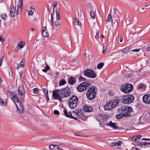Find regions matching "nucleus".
I'll list each match as a JSON object with an SVG mask.
<instances>
[{"mask_svg":"<svg viewBox=\"0 0 150 150\" xmlns=\"http://www.w3.org/2000/svg\"><path fill=\"white\" fill-rule=\"evenodd\" d=\"M63 112L67 117L75 120H77V118L81 119L83 115V110H77L72 112H68L67 110L65 109H64Z\"/></svg>","mask_w":150,"mask_h":150,"instance_id":"1","label":"nucleus"},{"mask_svg":"<svg viewBox=\"0 0 150 150\" xmlns=\"http://www.w3.org/2000/svg\"><path fill=\"white\" fill-rule=\"evenodd\" d=\"M97 91V88L96 86H91L86 92V96L88 100H92L95 98Z\"/></svg>","mask_w":150,"mask_h":150,"instance_id":"2","label":"nucleus"},{"mask_svg":"<svg viewBox=\"0 0 150 150\" xmlns=\"http://www.w3.org/2000/svg\"><path fill=\"white\" fill-rule=\"evenodd\" d=\"M121 90L125 93H128L131 92L133 89L132 85L129 83H126L121 85L120 87Z\"/></svg>","mask_w":150,"mask_h":150,"instance_id":"3","label":"nucleus"},{"mask_svg":"<svg viewBox=\"0 0 150 150\" xmlns=\"http://www.w3.org/2000/svg\"><path fill=\"white\" fill-rule=\"evenodd\" d=\"M61 95L62 97L67 98L70 96L71 94V91L67 86L65 88H62L60 90Z\"/></svg>","mask_w":150,"mask_h":150,"instance_id":"4","label":"nucleus"},{"mask_svg":"<svg viewBox=\"0 0 150 150\" xmlns=\"http://www.w3.org/2000/svg\"><path fill=\"white\" fill-rule=\"evenodd\" d=\"M89 84L87 81H84L79 84L77 87V89L79 92H82L86 90L89 87Z\"/></svg>","mask_w":150,"mask_h":150,"instance_id":"5","label":"nucleus"},{"mask_svg":"<svg viewBox=\"0 0 150 150\" xmlns=\"http://www.w3.org/2000/svg\"><path fill=\"white\" fill-rule=\"evenodd\" d=\"M84 75L86 76L94 78L96 77V74L93 70L86 69L84 71Z\"/></svg>","mask_w":150,"mask_h":150,"instance_id":"6","label":"nucleus"},{"mask_svg":"<svg viewBox=\"0 0 150 150\" xmlns=\"http://www.w3.org/2000/svg\"><path fill=\"white\" fill-rule=\"evenodd\" d=\"M134 99V96L128 94L123 97L122 101L124 103H131Z\"/></svg>","mask_w":150,"mask_h":150,"instance_id":"7","label":"nucleus"},{"mask_svg":"<svg viewBox=\"0 0 150 150\" xmlns=\"http://www.w3.org/2000/svg\"><path fill=\"white\" fill-rule=\"evenodd\" d=\"M132 108L130 106H123L122 107H120L118 109V111L120 112L121 111L122 113H129L132 112Z\"/></svg>","mask_w":150,"mask_h":150,"instance_id":"8","label":"nucleus"},{"mask_svg":"<svg viewBox=\"0 0 150 150\" xmlns=\"http://www.w3.org/2000/svg\"><path fill=\"white\" fill-rule=\"evenodd\" d=\"M19 12L16 11V8L13 6H11L10 10V15L12 17H14L19 14Z\"/></svg>","mask_w":150,"mask_h":150,"instance_id":"9","label":"nucleus"},{"mask_svg":"<svg viewBox=\"0 0 150 150\" xmlns=\"http://www.w3.org/2000/svg\"><path fill=\"white\" fill-rule=\"evenodd\" d=\"M18 113L21 114L24 112V107L23 104H15Z\"/></svg>","mask_w":150,"mask_h":150,"instance_id":"10","label":"nucleus"},{"mask_svg":"<svg viewBox=\"0 0 150 150\" xmlns=\"http://www.w3.org/2000/svg\"><path fill=\"white\" fill-rule=\"evenodd\" d=\"M59 91V90H56L53 91V98L54 99H57L59 100V102H61L62 98L58 94Z\"/></svg>","mask_w":150,"mask_h":150,"instance_id":"11","label":"nucleus"},{"mask_svg":"<svg viewBox=\"0 0 150 150\" xmlns=\"http://www.w3.org/2000/svg\"><path fill=\"white\" fill-rule=\"evenodd\" d=\"M78 101L77 97L76 96L73 95L69 98V103H77Z\"/></svg>","mask_w":150,"mask_h":150,"instance_id":"12","label":"nucleus"},{"mask_svg":"<svg viewBox=\"0 0 150 150\" xmlns=\"http://www.w3.org/2000/svg\"><path fill=\"white\" fill-rule=\"evenodd\" d=\"M25 91L22 85L19 86L18 88V93L19 95L21 96H23L25 94Z\"/></svg>","mask_w":150,"mask_h":150,"instance_id":"13","label":"nucleus"},{"mask_svg":"<svg viewBox=\"0 0 150 150\" xmlns=\"http://www.w3.org/2000/svg\"><path fill=\"white\" fill-rule=\"evenodd\" d=\"M116 106L115 104H105L104 105V109L105 110H109L112 109L114 106Z\"/></svg>","mask_w":150,"mask_h":150,"instance_id":"14","label":"nucleus"},{"mask_svg":"<svg viewBox=\"0 0 150 150\" xmlns=\"http://www.w3.org/2000/svg\"><path fill=\"white\" fill-rule=\"evenodd\" d=\"M142 100L144 103H150V94L144 95L142 98Z\"/></svg>","mask_w":150,"mask_h":150,"instance_id":"15","label":"nucleus"},{"mask_svg":"<svg viewBox=\"0 0 150 150\" xmlns=\"http://www.w3.org/2000/svg\"><path fill=\"white\" fill-rule=\"evenodd\" d=\"M131 114L128 112H127V113L122 112L120 113L119 114L117 115L116 116V117L117 119H120L123 116L128 117Z\"/></svg>","mask_w":150,"mask_h":150,"instance_id":"16","label":"nucleus"},{"mask_svg":"<svg viewBox=\"0 0 150 150\" xmlns=\"http://www.w3.org/2000/svg\"><path fill=\"white\" fill-rule=\"evenodd\" d=\"M41 34L44 37H47L49 36V34L47 32L46 27L44 26L42 28Z\"/></svg>","mask_w":150,"mask_h":150,"instance_id":"17","label":"nucleus"},{"mask_svg":"<svg viewBox=\"0 0 150 150\" xmlns=\"http://www.w3.org/2000/svg\"><path fill=\"white\" fill-rule=\"evenodd\" d=\"M68 83L71 85H73L74 84L76 81V79L73 77H71L69 78Z\"/></svg>","mask_w":150,"mask_h":150,"instance_id":"18","label":"nucleus"},{"mask_svg":"<svg viewBox=\"0 0 150 150\" xmlns=\"http://www.w3.org/2000/svg\"><path fill=\"white\" fill-rule=\"evenodd\" d=\"M83 110L86 112H90L92 111V108L91 106L86 105L83 107Z\"/></svg>","mask_w":150,"mask_h":150,"instance_id":"19","label":"nucleus"},{"mask_svg":"<svg viewBox=\"0 0 150 150\" xmlns=\"http://www.w3.org/2000/svg\"><path fill=\"white\" fill-rule=\"evenodd\" d=\"M35 9L33 8L32 5L30 6L29 7V8L28 9L27 11L28 13V14L30 15H32L33 14Z\"/></svg>","mask_w":150,"mask_h":150,"instance_id":"20","label":"nucleus"},{"mask_svg":"<svg viewBox=\"0 0 150 150\" xmlns=\"http://www.w3.org/2000/svg\"><path fill=\"white\" fill-rule=\"evenodd\" d=\"M108 125L114 129H116L118 128V127L116 123H113L111 121L109 122V123Z\"/></svg>","mask_w":150,"mask_h":150,"instance_id":"21","label":"nucleus"},{"mask_svg":"<svg viewBox=\"0 0 150 150\" xmlns=\"http://www.w3.org/2000/svg\"><path fill=\"white\" fill-rule=\"evenodd\" d=\"M23 0H19V5L17 6V11L21 12L23 7Z\"/></svg>","mask_w":150,"mask_h":150,"instance_id":"22","label":"nucleus"},{"mask_svg":"<svg viewBox=\"0 0 150 150\" xmlns=\"http://www.w3.org/2000/svg\"><path fill=\"white\" fill-rule=\"evenodd\" d=\"M122 142L120 141H119L117 142H114L111 143L110 144V146H120L122 144Z\"/></svg>","mask_w":150,"mask_h":150,"instance_id":"23","label":"nucleus"},{"mask_svg":"<svg viewBox=\"0 0 150 150\" xmlns=\"http://www.w3.org/2000/svg\"><path fill=\"white\" fill-rule=\"evenodd\" d=\"M25 59H23L19 64L17 65V69L21 67H23L25 65Z\"/></svg>","mask_w":150,"mask_h":150,"instance_id":"24","label":"nucleus"},{"mask_svg":"<svg viewBox=\"0 0 150 150\" xmlns=\"http://www.w3.org/2000/svg\"><path fill=\"white\" fill-rule=\"evenodd\" d=\"M11 99L15 103L16 102L18 103L20 102V100L18 98H17V96L15 95H14L13 97L11 98Z\"/></svg>","mask_w":150,"mask_h":150,"instance_id":"25","label":"nucleus"},{"mask_svg":"<svg viewBox=\"0 0 150 150\" xmlns=\"http://www.w3.org/2000/svg\"><path fill=\"white\" fill-rule=\"evenodd\" d=\"M74 25H76L79 26H81V23L79 22V20L76 18L75 16L74 20Z\"/></svg>","mask_w":150,"mask_h":150,"instance_id":"26","label":"nucleus"},{"mask_svg":"<svg viewBox=\"0 0 150 150\" xmlns=\"http://www.w3.org/2000/svg\"><path fill=\"white\" fill-rule=\"evenodd\" d=\"M61 22L58 20H56L54 22L55 27L57 29L60 28Z\"/></svg>","mask_w":150,"mask_h":150,"instance_id":"27","label":"nucleus"},{"mask_svg":"<svg viewBox=\"0 0 150 150\" xmlns=\"http://www.w3.org/2000/svg\"><path fill=\"white\" fill-rule=\"evenodd\" d=\"M117 12L118 11L117 10L113 9V11L112 13V14L113 18H115L117 17Z\"/></svg>","mask_w":150,"mask_h":150,"instance_id":"28","label":"nucleus"},{"mask_svg":"<svg viewBox=\"0 0 150 150\" xmlns=\"http://www.w3.org/2000/svg\"><path fill=\"white\" fill-rule=\"evenodd\" d=\"M105 21L106 23H107L108 21L111 22L112 21V17L111 14H108L107 18L105 19Z\"/></svg>","mask_w":150,"mask_h":150,"instance_id":"29","label":"nucleus"},{"mask_svg":"<svg viewBox=\"0 0 150 150\" xmlns=\"http://www.w3.org/2000/svg\"><path fill=\"white\" fill-rule=\"evenodd\" d=\"M56 11L57 19L59 20L60 19V16L59 14V8H57Z\"/></svg>","mask_w":150,"mask_h":150,"instance_id":"30","label":"nucleus"},{"mask_svg":"<svg viewBox=\"0 0 150 150\" xmlns=\"http://www.w3.org/2000/svg\"><path fill=\"white\" fill-rule=\"evenodd\" d=\"M49 148L50 150H57V146L52 144L49 146Z\"/></svg>","mask_w":150,"mask_h":150,"instance_id":"31","label":"nucleus"},{"mask_svg":"<svg viewBox=\"0 0 150 150\" xmlns=\"http://www.w3.org/2000/svg\"><path fill=\"white\" fill-rule=\"evenodd\" d=\"M25 45L24 42L23 41H21L17 45L20 48H22Z\"/></svg>","mask_w":150,"mask_h":150,"instance_id":"32","label":"nucleus"},{"mask_svg":"<svg viewBox=\"0 0 150 150\" xmlns=\"http://www.w3.org/2000/svg\"><path fill=\"white\" fill-rule=\"evenodd\" d=\"M67 83L65 80L64 79H61L59 82V84L60 86H63L64 85Z\"/></svg>","mask_w":150,"mask_h":150,"instance_id":"33","label":"nucleus"},{"mask_svg":"<svg viewBox=\"0 0 150 150\" xmlns=\"http://www.w3.org/2000/svg\"><path fill=\"white\" fill-rule=\"evenodd\" d=\"M136 106L137 108L139 110L144 108V106H143L142 104H138Z\"/></svg>","mask_w":150,"mask_h":150,"instance_id":"34","label":"nucleus"},{"mask_svg":"<svg viewBox=\"0 0 150 150\" xmlns=\"http://www.w3.org/2000/svg\"><path fill=\"white\" fill-rule=\"evenodd\" d=\"M50 70V67L47 64H46V66L45 68L42 70V71L46 72L48 70Z\"/></svg>","mask_w":150,"mask_h":150,"instance_id":"35","label":"nucleus"},{"mask_svg":"<svg viewBox=\"0 0 150 150\" xmlns=\"http://www.w3.org/2000/svg\"><path fill=\"white\" fill-rule=\"evenodd\" d=\"M120 100L119 99L117 98L110 101V103H118L120 102Z\"/></svg>","mask_w":150,"mask_h":150,"instance_id":"36","label":"nucleus"},{"mask_svg":"<svg viewBox=\"0 0 150 150\" xmlns=\"http://www.w3.org/2000/svg\"><path fill=\"white\" fill-rule=\"evenodd\" d=\"M43 90H44V93H45V96L47 98L48 97V90L47 87H45L43 88Z\"/></svg>","mask_w":150,"mask_h":150,"instance_id":"37","label":"nucleus"},{"mask_svg":"<svg viewBox=\"0 0 150 150\" xmlns=\"http://www.w3.org/2000/svg\"><path fill=\"white\" fill-rule=\"evenodd\" d=\"M104 65V64L103 63H101L98 64L97 66V68L98 69H101L103 67Z\"/></svg>","mask_w":150,"mask_h":150,"instance_id":"38","label":"nucleus"},{"mask_svg":"<svg viewBox=\"0 0 150 150\" xmlns=\"http://www.w3.org/2000/svg\"><path fill=\"white\" fill-rule=\"evenodd\" d=\"M129 48L128 47H126L122 50V51L123 53L127 52L129 51Z\"/></svg>","mask_w":150,"mask_h":150,"instance_id":"39","label":"nucleus"},{"mask_svg":"<svg viewBox=\"0 0 150 150\" xmlns=\"http://www.w3.org/2000/svg\"><path fill=\"white\" fill-rule=\"evenodd\" d=\"M69 107L73 109L75 108L76 105L77 104H69Z\"/></svg>","mask_w":150,"mask_h":150,"instance_id":"40","label":"nucleus"},{"mask_svg":"<svg viewBox=\"0 0 150 150\" xmlns=\"http://www.w3.org/2000/svg\"><path fill=\"white\" fill-rule=\"evenodd\" d=\"M116 22H114V23L112 24L114 28H117L118 26V21L117 20H116Z\"/></svg>","mask_w":150,"mask_h":150,"instance_id":"41","label":"nucleus"},{"mask_svg":"<svg viewBox=\"0 0 150 150\" xmlns=\"http://www.w3.org/2000/svg\"><path fill=\"white\" fill-rule=\"evenodd\" d=\"M90 16L93 19H94L95 18V16L94 12L93 11H91L90 12Z\"/></svg>","mask_w":150,"mask_h":150,"instance_id":"42","label":"nucleus"},{"mask_svg":"<svg viewBox=\"0 0 150 150\" xmlns=\"http://www.w3.org/2000/svg\"><path fill=\"white\" fill-rule=\"evenodd\" d=\"M33 93L37 94L38 91V89L37 88H36L33 89Z\"/></svg>","mask_w":150,"mask_h":150,"instance_id":"43","label":"nucleus"},{"mask_svg":"<svg viewBox=\"0 0 150 150\" xmlns=\"http://www.w3.org/2000/svg\"><path fill=\"white\" fill-rule=\"evenodd\" d=\"M79 79L80 81H83L86 80V79L83 77L82 76H80L79 78Z\"/></svg>","mask_w":150,"mask_h":150,"instance_id":"44","label":"nucleus"},{"mask_svg":"<svg viewBox=\"0 0 150 150\" xmlns=\"http://www.w3.org/2000/svg\"><path fill=\"white\" fill-rule=\"evenodd\" d=\"M99 31L98 30H96V35L95 36V38L96 39H98L99 38L98 34L99 33Z\"/></svg>","mask_w":150,"mask_h":150,"instance_id":"45","label":"nucleus"},{"mask_svg":"<svg viewBox=\"0 0 150 150\" xmlns=\"http://www.w3.org/2000/svg\"><path fill=\"white\" fill-rule=\"evenodd\" d=\"M4 57L2 56L0 57V67L1 66V64L3 63Z\"/></svg>","mask_w":150,"mask_h":150,"instance_id":"46","label":"nucleus"},{"mask_svg":"<svg viewBox=\"0 0 150 150\" xmlns=\"http://www.w3.org/2000/svg\"><path fill=\"white\" fill-rule=\"evenodd\" d=\"M144 86V85L143 84H140L138 85V87H137V88L140 89V88H142Z\"/></svg>","mask_w":150,"mask_h":150,"instance_id":"47","label":"nucleus"},{"mask_svg":"<svg viewBox=\"0 0 150 150\" xmlns=\"http://www.w3.org/2000/svg\"><path fill=\"white\" fill-rule=\"evenodd\" d=\"M6 14H3L1 15V18L3 19H5L6 18Z\"/></svg>","mask_w":150,"mask_h":150,"instance_id":"48","label":"nucleus"},{"mask_svg":"<svg viewBox=\"0 0 150 150\" xmlns=\"http://www.w3.org/2000/svg\"><path fill=\"white\" fill-rule=\"evenodd\" d=\"M54 113L55 115H59V112L57 110H54Z\"/></svg>","mask_w":150,"mask_h":150,"instance_id":"49","label":"nucleus"},{"mask_svg":"<svg viewBox=\"0 0 150 150\" xmlns=\"http://www.w3.org/2000/svg\"><path fill=\"white\" fill-rule=\"evenodd\" d=\"M99 117L100 116V118H98V119H99L100 120H103L104 118V116H103L102 114H99Z\"/></svg>","mask_w":150,"mask_h":150,"instance_id":"50","label":"nucleus"},{"mask_svg":"<svg viewBox=\"0 0 150 150\" xmlns=\"http://www.w3.org/2000/svg\"><path fill=\"white\" fill-rule=\"evenodd\" d=\"M106 50V47L105 46H103V53H104Z\"/></svg>","mask_w":150,"mask_h":150,"instance_id":"51","label":"nucleus"},{"mask_svg":"<svg viewBox=\"0 0 150 150\" xmlns=\"http://www.w3.org/2000/svg\"><path fill=\"white\" fill-rule=\"evenodd\" d=\"M7 102H5L1 98V97H0V103H6Z\"/></svg>","mask_w":150,"mask_h":150,"instance_id":"52","label":"nucleus"},{"mask_svg":"<svg viewBox=\"0 0 150 150\" xmlns=\"http://www.w3.org/2000/svg\"><path fill=\"white\" fill-rule=\"evenodd\" d=\"M140 50V49H133L132 50V51L133 52H138Z\"/></svg>","mask_w":150,"mask_h":150,"instance_id":"53","label":"nucleus"},{"mask_svg":"<svg viewBox=\"0 0 150 150\" xmlns=\"http://www.w3.org/2000/svg\"><path fill=\"white\" fill-rule=\"evenodd\" d=\"M146 51H148V52L150 51V46L147 47L146 48Z\"/></svg>","mask_w":150,"mask_h":150,"instance_id":"54","label":"nucleus"},{"mask_svg":"<svg viewBox=\"0 0 150 150\" xmlns=\"http://www.w3.org/2000/svg\"><path fill=\"white\" fill-rule=\"evenodd\" d=\"M132 139L133 140H134L135 141H136V140H137V138L136 137H133Z\"/></svg>","mask_w":150,"mask_h":150,"instance_id":"55","label":"nucleus"},{"mask_svg":"<svg viewBox=\"0 0 150 150\" xmlns=\"http://www.w3.org/2000/svg\"><path fill=\"white\" fill-rule=\"evenodd\" d=\"M46 7L47 8V11L48 12L49 11L50 6L48 5H47Z\"/></svg>","mask_w":150,"mask_h":150,"instance_id":"56","label":"nucleus"},{"mask_svg":"<svg viewBox=\"0 0 150 150\" xmlns=\"http://www.w3.org/2000/svg\"><path fill=\"white\" fill-rule=\"evenodd\" d=\"M4 39L0 37V41H1V42H4Z\"/></svg>","mask_w":150,"mask_h":150,"instance_id":"57","label":"nucleus"},{"mask_svg":"<svg viewBox=\"0 0 150 150\" xmlns=\"http://www.w3.org/2000/svg\"><path fill=\"white\" fill-rule=\"evenodd\" d=\"M19 48H20L18 46H17L15 49V51H17L19 50Z\"/></svg>","mask_w":150,"mask_h":150,"instance_id":"58","label":"nucleus"},{"mask_svg":"<svg viewBox=\"0 0 150 150\" xmlns=\"http://www.w3.org/2000/svg\"><path fill=\"white\" fill-rule=\"evenodd\" d=\"M50 25L52 26V28H54V23H53V22H51L50 23Z\"/></svg>","mask_w":150,"mask_h":150,"instance_id":"59","label":"nucleus"},{"mask_svg":"<svg viewBox=\"0 0 150 150\" xmlns=\"http://www.w3.org/2000/svg\"><path fill=\"white\" fill-rule=\"evenodd\" d=\"M19 75L20 76V79H21V77L23 75V72H20Z\"/></svg>","mask_w":150,"mask_h":150,"instance_id":"60","label":"nucleus"},{"mask_svg":"<svg viewBox=\"0 0 150 150\" xmlns=\"http://www.w3.org/2000/svg\"><path fill=\"white\" fill-rule=\"evenodd\" d=\"M51 22H52V21L53 22V15L52 14H51Z\"/></svg>","mask_w":150,"mask_h":150,"instance_id":"61","label":"nucleus"},{"mask_svg":"<svg viewBox=\"0 0 150 150\" xmlns=\"http://www.w3.org/2000/svg\"><path fill=\"white\" fill-rule=\"evenodd\" d=\"M57 149L59 150H63V149L61 147H59L57 146Z\"/></svg>","mask_w":150,"mask_h":150,"instance_id":"62","label":"nucleus"},{"mask_svg":"<svg viewBox=\"0 0 150 150\" xmlns=\"http://www.w3.org/2000/svg\"><path fill=\"white\" fill-rule=\"evenodd\" d=\"M142 137V136L140 135H138L137 137V139H139L140 138H141V137Z\"/></svg>","mask_w":150,"mask_h":150,"instance_id":"63","label":"nucleus"},{"mask_svg":"<svg viewBox=\"0 0 150 150\" xmlns=\"http://www.w3.org/2000/svg\"><path fill=\"white\" fill-rule=\"evenodd\" d=\"M148 144H150V143H148L147 142H145L144 143V145H146Z\"/></svg>","mask_w":150,"mask_h":150,"instance_id":"64","label":"nucleus"}]
</instances>
